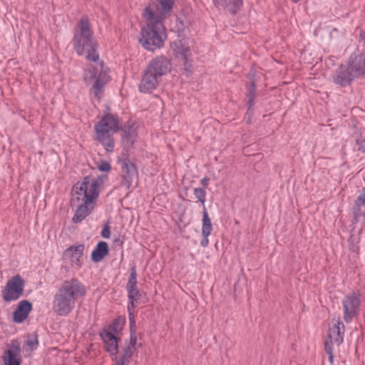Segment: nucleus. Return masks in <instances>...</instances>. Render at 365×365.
<instances>
[{
  "label": "nucleus",
  "instance_id": "nucleus-10",
  "mask_svg": "<svg viewBox=\"0 0 365 365\" xmlns=\"http://www.w3.org/2000/svg\"><path fill=\"white\" fill-rule=\"evenodd\" d=\"M24 280L19 274L11 277L1 291L3 299L6 302L19 299L24 294Z\"/></svg>",
  "mask_w": 365,
  "mask_h": 365
},
{
  "label": "nucleus",
  "instance_id": "nucleus-33",
  "mask_svg": "<svg viewBox=\"0 0 365 365\" xmlns=\"http://www.w3.org/2000/svg\"><path fill=\"white\" fill-rule=\"evenodd\" d=\"M110 222H106L103 225V230L101 231V236L105 239H108L110 237Z\"/></svg>",
  "mask_w": 365,
  "mask_h": 365
},
{
  "label": "nucleus",
  "instance_id": "nucleus-34",
  "mask_svg": "<svg viewBox=\"0 0 365 365\" xmlns=\"http://www.w3.org/2000/svg\"><path fill=\"white\" fill-rule=\"evenodd\" d=\"M254 108L253 107H248L247 106V110L245 115L244 120L246 121L247 124L252 123V117L254 115Z\"/></svg>",
  "mask_w": 365,
  "mask_h": 365
},
{
  "label": "nucleus",
  "instance_id": "nucleus-15",
  "mask_svg": "<svg viewBox=\"0 0 365 365\" xmlns=\"http://www.w3.org/2000/svg\"><path fill=\"white\" fill-rule=\"evenodd\" d=\"M121 138L123 144L127 148L131 147L135 141L138 133L132 121H128L123 126H120Z\"/></svg>",
  "mask_w": 365,
  "mask_h": 365
},
{
  "label": "nucleus",
  "instance_id": "nucleus-16",
  "mask_svg": "<svg viewBox=\"0 0 365 365\" xmlns=\"http://www.w3.org/2000/svg\"><path fill=\"white\" fill-rule=\"evenodd\" d=\"M31 309L32 304L29 301L21 300L13 313V321L18 324L22 323L28 317Z\"/></svg>",
  "mask_w": 365,
  "mask_h": 365
},
{
  "label": "nucleus",
  "instance_id": "nucleus-27",
  "mask_svg": "<svg viewBox=\"0 0 365 365\" xmlns=\"http://www.w3.org/2000/svg\"><path fill=\"white\" fill-rule=\"evenodd\" d=\"M160 4V10L164 13H170L174 5V0H158Z\"/></svg>",
  "mask_w": 365,
  "mask_h": 365
},
{
  "label": "nucleus",
  "instance_id": "nucleus-17",
  "mask_svg": "<svg viewBox=\"0 0 365 365\" xmlns=\"http://www.w3.org/2000/svg\"><path fill=\"white\" fill-rule=\"evenodd\" d=\"M218 9H223L232 15L237 14L243 6V0H212Z\"/></svg>",
  "mask_w": 365,
  "mask_h": 365
},
{
  "label": "nucleus",
  "instance_id": "nucleus-40",
  "mask_svg": "<svg viewBox=\"0 0 365 365\" xmlns=\"http://www.w3.org/2000/svg\"><path fill=\"white\" fill-rule=\"evenodd\" d=\"M209 181L210 178H208L207 177H205L200 180V184L203 187L202 188H204L205 190V188H207V187L208 186Z\"/></svg>",
  "mask_w": 365,
  "mask_h": 365
},
{
  "label": "nucleus",
  "instance_id": "nucleus-32",
  "mask_svg": "<svg viewBox=\"0 0 365 365\" xmlns=\"http://www.w3.org/2000/svg\"><path fill=\"white\" fill-rule=\"evenodd\" d=\"M11 349H9L14 354L21 356V346L17 340H12L11 342Z\"/></svg>",
  "mask_w": 365,
  "mask_h": 365
},
{
  "label": "nucleus",
  "instance_id": "nucleus-4",
  "mask_svg": "<svg viewBox=\"0 0 365 365\" xmlns=\"http://www.w3.org/2000/svg\"><path fill=\"white\" fill-rule=\"evenodd\" d=\"M71 43L78 56L86 54L88 61L97 62L99 60L98 42L91 29L87 16L80 19L73 31Z\"/></svg>",
  "mask_w": 365,
  "mask_h": 365
},
{
  "label": "nucleus",
  "instance_id": "nucleus-12",
  "mask_svg": "<svg viewBox=\"0 0 365 365\" xmlns=\"http://www.w3.org/2000/svg\"><path fill=\"white\" fill-rule=\"evenodd\" d=\"M137 272L135 266L131 267L130 274L128 278L126 290L128 292V304L127 307H130L133 304V307L135 308L137 304L140 302L142 294L137 287Z\"/></svg>",
  "mask_w": 365,
  "mask_h": 365
},
{
  "label": "nucleus",
  "instance_id": "nucleus-6",
  "mask_svg": "<svg viewBox=\"0 0 365 365\" xmlns=\"http://www.w3.org/2000/svg\"><path fill=\"white\" fill-rule=\"evenodd\" d=\"M120 128L118 116L116 114L107 113L94 125V140L104 147L107 153H110L115 146L113 135L120 130Z\"/></svg>",
  "mask_w": 365,
  "mask_h": 365
},
{
  "label": "nucleus",
  "instance_id": "nucleus-42",
  "mask_svg": "<svg viewBox=\"0 0 365 365\" xmlns=\"http://www.w3.org/2000/svg\"><path fill=\"white\" fill-rule=\"evenodd\" d=\"M140 347H142V344H140V343L138 344L137 343L136 348L138 349V348H140Z\"/></svg>",
  "mask_w": 365,
  "mask_h": 365
},
{
  "label": "nucleus",
  "instance_id": "nucleus-13",
  "mask_svg": "<svg viewBox=\"0 0 365 365\" xmlns=\"http://www.w3.org/2000/svg\"><path fill=\"white\" fill-rule=\"evenodd\" d=\"M99 335L104 344L106 351L110 354L112 360L115 359L118 352V342L120 338L115 336L110 331H106V329L101 331Z\"/></svg>",
  "mask_w": 365,
  "mask_h": 365
},
{
  "label": "nucleus",
  "instance_id": "nucleus-37",
  "mask_svg": "<svg viewBox=\"0 0 365 365\" xmlns=\"http://www.w3.org/2000/svg\"><path fill=\"white\" fill-rule=\"evenodd\" d=\"M257 92V86L255 81L252 80L250 83V85L247 87V94H256Z\"/></svg>",
  "mask_w": 365,
  "mask_h": 365
},
{
  "label": "nucleus",
  "instance_id": "nucleus-7",
  "mask_svg": "<svg viewBox=\"0 0 365 365\" xmlns=\"http://www.w3.org/2000/svg\"><path fill=\"white\" fill-rule=\"evenodd\" d=\"M83 81L86 84L93 83L92 91L99 100L103 93L105 85L109 81V76L103 63L100 66H91L83 72Z\"/></svg>",
  "mask_w": 365,
  "mask_h": 365
},
{
  "label": "nucleus",
  "instance_id": "nucleus-38",
  "mask_svg": "<svg viewBox=\"0 0 365 365\" xmlns=\"http://www.w3.org/2000/svg\"><path fill=\"white\" fill-rule=\"evenodd\" d=\"M356 144L358 145V150L365 153V139H358Z\"/></svg>",
  "mask_w": 365,
  "mask_h": 365
},
{
  "label": "nucleus",
  "instance_id": "nucleus-14",
  "mask_svg": "<svg viewBox=\"0 0 365 365\" xmlns=\"http://www.w3.org/2000/svg\"><path fill=\"white\" fill-rule=\"evenodd\" d=\"M356 78L346 64H341L333 75L334 83L345 87L349 85Z\"/></svg>",
  "mask_w": 365,
  "mask_h": 365
},
{
  "label": "nucleus",
  "instance_id": "nucleus-25",
  "mask_svg": "<svg viewBox=\"0 0 365 365\" xmlns=\"http://www.w3.org/2000/svg\"><path fill=\"white\" fill-rule=\"evenodd\" d=\"M135 350L131 349L129 347L125 346L122 349V354L118 360L120 364L125 365V364H128L130 361V359L133 356L135 353Z\"/></svg>",
  "mask_w": 365,
  "mask_h": 365
},
{
  "label": "nucleus",
  "instance_id": "nucleus-41",
  "mask_svg": "<svg viewBox=\"0 0 365 365\" xmlns=\"http://www.w3.org/2000/svg\"><path fill=\"white\" fill-rule=\"evenodd\" d=\"M114 242H115V243H116L119 245H122L123 243V242L120 238L115 239Z\"/></svg>",
  "mask_w": 365,
  "mask_h": 365
},
{
  "label": "nucleus",
  "instance_id": "nucleus-1",
  "mask_svg": "<svg viewBox=\"0 0 365 365\" xmlns=\"http://www.w3.org/2000/svg\"><path fill=\"white\" fill-rule=\"evenodd\" d=\"M156 6L155 4L150 5L144 9L143 16L146 24L141 29V37L139 39L143 47L150 51L163 47L167 39L163 21L170 13H164L160 10L155 12Z\"/></svg>",
  "mask_w": 365,
  "mask_h": 365
},
{
  "label": "nucleus",
  "instance_id": "nucleus-18",
  "mask_svg": "<svg viewBox=\"0 0 365 365\" xmlns=\"http://www.w3.org/2000/svg\"><path fill=\"white\" fill-rule=\"evenodd\" d=\"M353 215L356 222L362 221L363 225L365 226V189L359 194L354 202Z\"/></svg>",
  "mask_w": 365,
  "mask_h": 365
},
{
  "label": "nucleus",
  "instance_id": "nucleus-3",
  "mask_svg": "<svg viewBox=\"0 0 365 365\" xmlns=\"http://www.w3.org/2000/svg\"><path fill=\"white\" fill-rule=\"evenodd\" d=\"M86 294V286L78 279L63 281L57 288L52 301V310L60 317H66L76 307V302Z\"/></svg>",
  "mask_w": 365,
  "mask_h": 365
},
{
  "label": "nucleus",
  "instance_id": "nucleus-26",
  "mask_svg": "<svg viewBox=\"0 0 365 365\" xmlns=\"http://www.w3.org/2000/svg\"><path fill=\"white\" fill-rule=\"evenodd\" d=\"M128 319L130 324V334L137 333V327L135 319V308L133 307V304L130 307H127Z\"/></svg>",
  "mask_w": 365,
  "mask_h": 365
},
{
  "label": "nucleus",
  "instance_id": "nucleus-39",
  "mask_svg": "<svg viewBox=\"0 0 365 365\" xmlns=\"http://www.w3.org/2000/svg\"><path fill=\"white\" fill-rule=\"evenodd\" d=\"M208 236H209V235L202 236V237H203V238H202V240H201V242H200V245H201L202 247H207V245H208V244H209Z\"/></svg>",
  "mask_w": 365,
  "mask_h": 365
},
{
  "label": "nucleus",
  "instance_id": "nucleus-35",
  "mask_svg": "<svg viewBox=\"0 0 365 365\" xmlns=\"http://www.w3.org/2000/svg\"><path fill=\"white\" fill-rule=\"evenodd\" d=\"M98 169L102 172H108L111 169L110 164L107 161H101Z\"/></svg>",
  "mask_w": 365,
  "mask_h": 365
},
{
  "label": "nucleus",
  "instance_id": "nucleus-29",
  "mask_svg": "<svg viewBox=\"0 0 365 365\" xmlns=\"http://www.w3.org/2000/svg\"><path fill=\"white\" fill-rule=\"evenodd\" d=\"M175 51L181 56L182 60L185 61V65H186L190 55L189 47L183 46H178Z\"/></svg>",
  "mask_w": 365,
  "mask_h": 365
},
{
  "label": "nucleus",
  "instance_id": "nucleus-21",
  "mask_svg": "<svg viewBox=\"0 0 365 365\" xmlns=\"http://www.w3.org/2000/svg\"><path fill=\"white\" fill-rule=\"evenodd\" d=\"M109 253L108 245L104 241H100L91 253V259L94 262H99Z\"/></svg>",
  "mask_w": 365,
  "mask_h": 365
},
{
  "label": "nucleus",
  "instance_id": "nucleus-23",
  "mask_svg": "<svg viewBox=\"0 0 365 365\" xmlns=\"http://www.w3.org/2000/svg\"><path fill=\"white\" fill-rule=\"evenodd\" d=\"M212 230L211 220L208 215L207 210L204 207L202 215V235H210Z\"/></svg>",
  "mask_w": 365,
  "mask_h": 365
},
{
  "label": "nucleus",
  "instance_id": "nucleus-36",
  "mask_svg": "<svg viewBox=\"0 0 365 365\" xmlns=\"http://www.w3.org/2000/svg\"><path fill=\"white\" fill-rule=\"evenodd\" d=\"M256 96H257V94H247V105L248 107L251 108V107H253L254 108V106H255V100L256 98Z\"/></svg>",
  "mask_w": 365,
  "mask_h": 365
},
{
  "label": "nucleus",
  "instance_id": "nucleus-22",
  "mask_svg": "<svg viewBox=\"0 0 365 365\" xmlns=\"http://www.w3.org/2000/svg\"><path fill=\"white\" fill-rule=\"evenodd\" d=\"M125 323V317L119 316L113 321V323L106 330L110 331L114 334H119L123 330Z\"/></svg>",
  "mask_w": 365,
  "mask_h": 365
},
{
  "label": "nucleus",
  "instance_id": "nucleus-5",
  "mask_svg": "<svg viewBox=\"0 0 365 365\" xmlns=\"http://www.w3.org/2000/svg\"><path fill=\"white\" fill-rule=\"evenodd\" d=\"M170 66V60L163 56H159L150 61L144 70L140 83L138 91L141 93H151L155 90L163 76L169 71Z\"/></svg>",
  "mask_w": 365,
  "mask_h": 365
},
{
  "label": "nucleus",
  "instance_id": "nucleus-2",
  "mask_svg": "<svg viewBox=\"0 0 365 365\" xmlns=\"http://www.w3.org/2000/svg\"><path fill=\"white\" fill-rule=\"evenodd\" d=\"M76 197L71 199L72 206H76L73 222H82L93 211L96 200L99 195V182L91 176L83 178L82 182H76L72 188Z\"/></svg>",
  "mask_w": 365,
  "mask_h": 365
},
{
  "label": "nucleus",
  "instance_id": "nucleus-11",
  "mask_svg": "<svg viewBox=\"0 0 365 365\" xmlns=\"http://www.w3.org/2000/svg\"><path fill=\"white\" fill-rule=\"evenodd\" d=\"M118 163L121 170V180L120 185L121 187L130 189L133 179L138 177V170L135 165L128 158L127 155H122L118 158Z\"/></svg>",
  "mask_w": 365,
  "mask_h": 365
},
{
  "label": "nucleus",
  "instance_id": "nucleus-31",
  "mask_svg": "<svg viewBox=\"0 0 365 365\" xmlns=\"http://www.w3.org/2000/svg\"><path fill=\"white\" fill-rule=\"evenodd\" d=\"M137 333L130 334L129 344L127 345L126 346L130 348L131 349L137 351Z\"/></svg>",
  "mask_w": 365,
  "mask_h": 365
},
{
  "label": "nucleus",
  "instance_id": "nucleus-20",
  "mask_svg": "<svg viewBox=\"0 0 365 365\" xmlns=\"http://www.w3.org/2000/svg\"><path fill=\"white\" fill-rule=\"evenodd\" d=\"M344 334V325L343 322L338 321L332 328L329 329V341L336 343L338 346L343 341Z\"/></svg>",
  "mask_w": 365,
  "mask_h": 365
},
{
  "label": "nucleus",
  "instance_id": "nucleus-8",
  "mask_svg": "<svg viewBox=\"0 0 365 365\" xmlns=\"http://www.w3.org/2000/svg\"><path fill=\"white\" fill-rule=\"evenodd\" d=\"M356 78L365 76V32L361 31L359 36L356 51L351 55L346 63Z\"/></svg>",
  "mask_w": 365,
  "mask_h": 365
},
{
  "label": "nucleus",
  "instance_id": "nucleus-43",
  "mask_svg": "<svg viewBox=\"0 0 365 365\" xmlns=\"http://www.w3.org/2000/svg\"><path fill=\"white\" fill-rule=\"evenodd\" d=\"M115 365H123V364H120L119 361H117V362L115 363Z\"/></svg>",
  "mask_w": 365,
  "mask_h": 365
},
{
  "label": "nucleus",
  "instance_id": "nucleus-30",
  "mask_svg": "<svg viewBox=\"0 0 365 365\" xmlns=\"http://www.w3.org/2000/svg\"><path fill=\"white\" fill-rule=\"evenodd\" d=\"M324 351L329 356V361L330 364L334 362V355L332 350V342L331 341H326L324 343Z\"/></svg>",
  "mask_w": 365,
  "mask_h": 365
},
{
  "label": "nucleus",
  "instance_id": "nucleus-28",
  "mask_svg": "<svg viewBox=\"0 0 365 365\" xmlns=\"http://www.w3.org/2000/svg\"><path fill=\"white\" fill-rule=\"evenodd\" d=\"M194 195L195 198L197 199L203 205V208L205 207V202L206 201V192L204 188L201 187H195L194 188Z\"/></svg>",
  "mask_w": 365,
  "mask_h": 365
},
{
  "label": "nucleus",
  "instance_id": "nucleus-24",
  "mask_svg": "<svg viewBox=\"0 0 365 365\" xmlns=\"http://www.w3.org/2000/svg\"><path fill=\"white\" fill-rule=\"evenodd\" d=\"M24 344L28 347L29 351H34L38 346V334L35 332L28 334L27 339L25 341Z\"/></svg>",
  "mask_w": 365,
  "mask_h": 365
},
{
  "label": "nucleus",
  "instance_id": "nucleus-19",
  "mask_svg": "<svg viewBox=\"0 0 365 365\" xmlns=\"http://www.w3.org/2000/svg\"><path fill=\"white\" fill-rule=\"evenodd\" d=\"M85 249V245L83 244H81L78 245H72L67 248L64 252L63 255L65 257H68L71 259V262L75 263L77 266L81 267L83 264V255Z\"/></svg>",
  "mask_w": 365,
  "mask_h": 365
},
{
  "label": "nucleus",
  "instance_id": "nucleus-9",
  "mask_svg": "<svg viewBox=\"0 0 365 365\" xmlns=\"http://www.w3.org/2000/svg\"><path fill=\"white\" fill-rule=\"evenodd\" d=\"M361 300L358 292H352L344 296L342 300L343 319L349 324L358 317Z\"/></svg>",
  "mask_w": 365,
  "mask_h": 365
}]
</instances>
